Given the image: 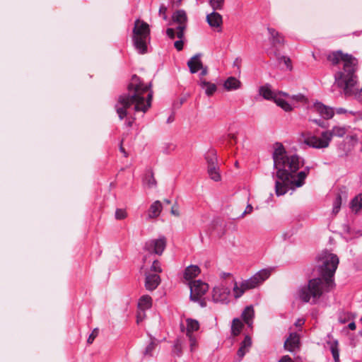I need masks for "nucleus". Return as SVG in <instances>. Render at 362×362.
Masks as SVG:
<instances>
[{"instance_id":"obj_12","label":"nucleus","mask_w":362,"mask_h":362,"mask_svg":"<svg viewBox=\"0 0 362 362\" xmlns=\"http://www.w3.org/2000/svg\"><path fill=\"white\" fill-rule=\"evenodd\" d=\"M166 246L165 238L151 240L145 243L144 250L148 252H154L157 255H161Z\"/></svg>"},{"instance_id":"obj_54","label":"nucleus","mask_w":362,"mask_h":362,"mask_svg":"<svg viewBox=\"0 0 362 362\" xmlns=\"http://www.w3.org/2000/svg\"><path fill=\"white\" fill-rule=\"evenodd\" d=\"M196 342H197V341H191V343H190V344H189L191 351H193V349H194V348L195 347V346H196Z\"/></svg>"},{"instance_id":"obj_27","label":"nucleus","mask_w":362,"mask_h":362,"mask_svg":"<svg viewBox=\"0 0 362 362\" xmlns=\"http://www.w3.org/2000/svg\"><path fill=\"white\" fill-rule=\"evenodd\" d=\"M300 341H284L285 349L294 354L300 351Z\"/></svg>"},{"instance_id":"obj_38","label":"nucleus","mask_w":362,"mask_h":362,"mask_svg":"<svg viewBox=\"0 0 362 362\" xmlns=\"http://www.w3.org/2000/svg\"><path fill=\"white\" fill-rule=\"evenodd\" d=\"M341 197L340 195H337L336 197L334 204H333V209H332V213L334 214H337L341 208Z\"/></svg>"},{"instance_id":"obj_34","label":"nucleus","mask_w":362,"mask_h":362,"mask_svg":"<svg viewBox=\"0 0 362 362\" xmlns=\"http://www.w3.org/2000/svg\"><path fill=\"white\" fill-rule=\"evenodd\" d=\"M206 160L208 166L217 164L216 151L214 149L209 150L206 155Z\"/></svg>"},{"instance_id":"obj_31","label":"nucleus","mask_w":362,"mask_h":362,"mask_svg":"<svg viewBox=\"0 0 362 362\" xmlns=\"http://www.w3.org/2000/svg\"><path fill=\"white\" fill-rule=\"evenodd\" d=\"M158 346V344L156 341H150L148 345H146L145 350L144 351V355L145 356L151 357L153 356L154 352L156 350Z\"/></svg>"},{"instance_id":"obj_60","label":"nucleus","mask_w":362,"mask_h":362,"mask_svg":"<svg viewBox=\"0 0 362 362\" xmlns=\"http://www.w3.org/2000/svg\"><path fill=\"white\" fill-rule=\"evenodd\" d=\"M87 341H88V344H92V342H93V341L88 340Z\"/></svg>"},{"instance_id":"obj_21","label":"nucleus","mask_w":362,"mask_h":362,"mask_svg":"<svg viewBox=\"0 0 362 362\" xmlns=\"http://www.w3.org/2000/svg\"><path fill=\"white\" fill-rule=\"evenodd\" d=\"M255 316L254 308L252 305L247 306L242 313L241 317L248 327H251Z\"/></svg>"},{"instance_id":"obj_5","label":"nucleus","mask_w":362,"mask_h":362,"mask_svg":"<svg viewBox=\"0 0 362 362\" xmlns=\"http://www.w3.org/2000/svg\"><path fill=\"white\" fill-rule=\"evenodd\" d=\"M346 132L347 129L345 127L336 125L332 129L321 132L319 136L313 135L310 132L303 133V142L310 148H327L334 136L343 137Z\"/></svg>"},{"instance_id":"obj_14","label":"nucleus","mask_w":362,"mask_h":362,"mask_svg":"<svg viewBox=\"0 0 362 362\" xmlns=\"http://www.w3.org/2000/svg\"><path fill=\"white\" fill-rule=\"evenodd\" d=\"M267 32L269 34V40L274 47L281 46L284 44V36L273 28L268 27Z\"/></svg>"},{"instance_id":"obj_16","label":"nucleus","mask_w":362,"mask_h":362,"mask_svg":"<svg viewBox=\"0 0 362 362\" xmlns=\"http://www.w3.org/2000/svg\"><path fill=\"white\" fill-rule=\"evenodd\" d=\"M206 21L211 28L216 29L217 31L221 30L223 20L222 16L218 13L212 12L207 15Z\"/></svg>"},{"instance_id":"obj_51","label":"nucleus","mask_w":362,"mask_h":362,"mask_svg":"<svg viewBox=\"0 0 362 362\" xmlns=\"http://www.w3.org/2000/svg\"><path fill=\"white\" fill-rule=\"evenodd\" d=\"M304 324V320L303 319H299L297 320L296 323V326L297 327H301Z\"/></svg>"},{"instance_id":"obj_44","label":"nucleus","mask_w":362,"mask_h":362,"mask_svg":"<svg viewBox=\"0 0 362 362\" xmlns=\"http://www.w3.org/2000/svg\"><path fill=\"white\" fill-rule=\"evenodd\" d=\"M302 337V335L298 332H292L290 334L289 337L287 339H299Z\"/></svg>"},{"instance_id":"obj_15","label":"nucleus","mask_w":362,"mask_h":362,"mask_svg":"<svg viewBox=\"0 0 362 362\" xmlns=\"http://www.w3.org/2000/svg\"><path fill=\"white\" fill-rule=\"evenodd\" d=\"M160 283V277L157 274L146 272L145 287L148 291L155 290Z\"/></svg>"},{"instance_id":"obj_50","label":"nucleus","mask_w":362,"mask_h":362,"mask_svg":"<svg viewBox=\"0 0 362 362\" xmlns=\"http://www.w3.org/2000/svg\"><path fill=\"white\" fill-rule=\"evenodd\" d=\"M279 362H293V361L288 356H284L279 361Z\"/></svg>"},{"instance_id":"obj_40","label":"nucleus","mask_w":362,"mask_h":362,"mask_svg":"<svg viewBox=\"0 0 362 362\" xmlns=\"http://www.w3.org/2000/svg\"><path fill=\"white\" fill-rule=\"evenodd\" d=\"M127 216V213L124 209H117L115 211V218L117 220L124 219Z\"/></svg>"},{"instance_id":"obj_2","label":"nucleus","mask_w":362,"mask_h":362,"mask_svg":"<svg viewBox=\"0 0 362 362\" xmlns=\"http://www.w3.org/2000/svg\"><path fill=\"white\" fill-rule=\"evenodd\" d=\"M317 264L321 277L310 280L308 285L297 291V298L304 303H317L322 294L329 291L334 286L332 278L339 264L337 256L323 251L318 256Z\"/></svg>"},{"instance_id":"obj_61","label":"nucleus","mask_w":362,"mask_h":362,"mask_svg":"<svg viewBox=\"0 0 362 362\" xmlns=\"http://www.w3.org/2000/svg\"><path fill=\"white\" fill-rule=\"evenodd\" d=\"M245 339V340H247V339H250V338H249V337H246Z\"/></svg>"},{"instance_id":"obj_48","label":"nucleus","mask_w":362,"mask_h":362,"mask_svg":"<svg viewBox=\"0 0 362 362\" xmlns=\"http://www.w3.org/2000/svg\"><path fill=\"white\" fill-rule=\"evenodd\" d=\"M166 10H167V8L164 6H161L159 9L160 15H163V17L164 19H166V18H167V16L165 15Z\"/></svg>"},{"instance_id":"obj_9","label":"nucleus","mask_w":362,"mask_h":362,"mask_svg":"<svg viewBox=\"0 0 362 362\" xmlns=\"http://www.w3.org/2000/svg\"><path fill=\"white\" fill-rule=\"evenodd\" d=\"M230 288L221 283L214 288L212 299L216 303H228L230 301Z\"/></svg>"},{"instance_id":"obj_59","label":"nucleus","mask_w":362,"mask_h":362,"mask_svg":"<svg viewBox=\"0 0 362 362\" xmlns=\"http://www.w3.org/2000/svg\"><path fill=\"white\" fill-rule=\"evenodd\" d=\"M185 101V98H182L180 103V105H182Z\"/></svg>"},{"instance_id":"obj_23","label":"nucleus","mask_w":362,"mask_h":362,"mask_svg":"<svg viewBox=\"0 0 362 362\" xmlns=\"http://www.w3.org/2000/svg\"><path fill=\"white\" fill-rule=\"evenodd\" d=\"M199 86L204 90L207 96L213 95L217 90V86L215 83L206 81L205 79H200Z\"/></svg>"},{"instance_id":"obj_45","label":"nucleus","mask_w":362,"mask_h":362,"mask_svg":"<svg viewBox=\"0 0 362 362\" xmlns=\"http://www.w3.org/2000/svg\"><path fill=\"white\" fill-rule=\"evenodd\" d=\"M253 210V207L251 204H248L245 210V211L242 214V217H244L247 214H250L252 213Z\"/></svg>"},{"instance_id":"obj_25","label":"nucleus","mask_w":362,"mask_h":362,"mask_svg":"<svg viewBox=\"0 0 362 362\" xmlns=\"http://www.w3.org/2000/svg\"><path fill=\"white\" fill-rule=\"evenodd\" d=\"M182 326L186 327L187 334L190 337L191 333L194 331H197L199 328V324L197 320L187 318L185 320V323L182 324Z\"/></svg>"},{"instance_id":"obj_52","label":"nucleus","mask_w":362,"mask_h":362,"mask_svg":"<svg viewBox=\"0 0 362 362\" xmlns=\"http://www.w3.org/2000/svg\"><path fill=\"white\" fill-rule=\"evenodd\" d=\"M356 324H355L354 322H349V323L348 324V327H349V329H351V330H354V329H356Z\"/></svg>"},{"instance_id":"obj_58","label":"nucleus","mask_w":362,"mask_h":362,"mask_svg":"<svg viewBox=\"0 0 362 362\" xmlns=\"http://www.w3.org/2000/svg\"><path fill=\"white\" fill-rule=\"evenodd\" d=\"M164 202L166 203L167 204H170V201L169 199H165Z\"/></svg>"},{"instance_id":"obj_26","label":"nucleus","mask_w":362,"mask_h":362,"mask_svg":"<svg viewBox=\"0 0 362 362\" xmlns=\"http://www.w3.org/2000/svg\"><path fill=\"white\" fill-rule=\"evenodd\" d=\"M152 305V298L148 295L142 296L139 300L138 308L141 311L150 308Z\"/></svg>"},{"instance_id":"obj_43","label":"nucleus","mask_w":362,"mask_h":362,"mask_svg":"<svg viewBox=\"0 0 362 362\" xmlns=\"http://www.w3.org/2000/svg\"><path fill=\"white\" fill-rule=\"evenodd\" d=\"M179 39V40L175 42L174 46L178 51H180L183 48V41L182 40V38Z\"/></svg>"},{"instance_id":"obj_41","label":"nucleus","mask_w":362,"mask_h":362,"mask_svg":"<svg viewBox=\"0 0 362 362\" xmlns=\"http://www.w3.org/2000/svg\"><path fill=\"white\" fill-rule=\"evenodd\" d=\"M224 0H211L210 4L214 9H221L223 6Z\"/></svg>"},{"instance_id":"obj_29","label":"nucleus","mask_w":362,"mask_h":362,"mask_svg":"<svg viewBox=\"0 0 362 362\" xmlns=\"http://www.w3.org/2000/svg\"><path fill=\"white\" fill-rule=\"evenodd\" d=\"M208 174L211 179L214 181L217 182L221 180L219 168L217 164L208 166Z\"/></svg>"},{"instance_id":"obj_56","label":"nucleus","mask_w":362,"mask_h":362,"mask_svg":"<svg viewBox=\"0 0 362 362\" xmlns=\"http://www.w3.org/2000/svg\"><path fill=\"white\" fill-rule=\"evenodd\" d=\"M228 137L231 139V140H234L235 141L236 139V136L235 134H228Z\"/></svg>"},{"instance_id":"obj_20","label":"nucleus","mask_w":362,"mask_h":362,"mask_svg":"<svg viewBox=\"0 0 362 362\" xmlns=\"http://www.w3.org/2000/svg\"><path fill=\"white\" fill-rule=\"evenodd\" d=\"M163 206L160 201H155L148 210V217L150 219L158 217L162 211Z\"/></svg>"},{"instance_id":"obj_53","label":"nucleus","mask_w":362,"mask_h":362,"mask_svg":"<svg viewBox=\"0 0 362 362\" xmlns=\"http://www.w3.org/2000/svg\"><path fill=\"white\" fill-rule=\"evenodd\" d=\"M199 70H201V73H200L201 76L206 75V74H207V69L206 67H204L202 66V69H200Z\"/></svg>"},{"instance_id":"obj_19","label":"nucleus","mask_w":362,"mask_h":362,"mask_svg":"<svg viewBox=\"0 0 362 362\" xmlns=\"http://www.w3.org/2000/svg\"><path fill=\"white\" fill-rule=\"evenodd\" d=\"M241 86L240 81L233 76L228 77L223 83L224 88L228 91L236 90L240 88Z\"/></svg>"},{"instance_id":"obj_57","label":"nucleus","mask_w":362,"mask_h":362,"mask_svg":"<svg viewBox=\"0 0 362 362\" xmlns=\"http://www.w3.org/2000/svg\"><path fill=\"white\" fill-rule=\"evenodd\" d=\"M344 112V110L342 109H338L337 110V113L338 114H341V113H343Z\"/></svg>"},{"instance_id":"obj_17","label":"nucleus","mask_w":362,"mask_h":362,"mask_svg":"<svg viewBox=\"0 0 362 362\" xmlns=\"http://www.w3.org/2000/svg\"><path fill=\"white\" fill-rule=\"evenodd\" d=\"M259 94L266 100H274L277 93L269 84H264L259 88Z\"/></svg>"},{"instance_id":"obj_10","label":"nucleus","mask_w":362,"mask_h":362,"mask_svg":"<svg viewBox=\"0 0 362 362\" xmlns=\"http://www.w3.org/2000/svg\"><path fill=\"white\" fill-rule=\"evenodd\" d=\"M190 288V298L194 301H198L206 293L209 286L206 283L196 280L189 283Z\"/></svg>"},{"instance_id":"obj_42","label":"nucleus","mask_w":362,"mask_h":362,"mask_svg":"<svg viewBox=\"0 0 362 362\" xmlns=\"http://www.w3.org/2000/svg\"><path fill=\"white\" fill-rule=\"evenodd\" d=\"M170 213L172 215L178 217L180 215L179 206L176 204H174L170 210Z\"/></svg>"},{"instance_id":"obj_36","label":"nucleus","mask_w":362,"mask_h":362,"mask_svg":"<svg viewBox=\"0 0 362 362\" xmlns=\"http://www.w3.org/2000/svg\"><path fill=\"white\" fill-rule=\"evenodd\" d=\"M184 341H174L173 352L174 354L180 356L182 354V349L183 347L182 342Z\"/></svg>"},{"instance_id":"obj_46","label":"nucleus","mask_w":362,"mask_h":362,"mask_svg":"<svg viewBox=\"0 0 362 362\" xmlns=\"http://www.w3.org/2000/svg\"><path fill=\"white\" fill-rule=\"evenodd\" d=\"M98 334H99V329H95L93 330V332L90 334L88 339H95L96 337H98Z\"/></svg>"},{"instance_id":"obj_37","label":"nucleus","mask_w":362,"mask_h":362,"mask_svg":"<svg viewBox=\"0 0 362 362\" xmlns=\"http://www.w3.org/2000/svg\"><path fill=\"white\" fill-rule=\"evenodd\" d=\"M290 103L294 105L295 103H304L306 100V98L303 95H289Z\"/></svg>"},{"instance_id":"obj_22","label":"nucleus","mask_w":362,"mask_h":362,"mask_svg":"<svg viewBox=\"0 0 362 362\" xmlns=\"http://www.w3.org/2000/svg\"><path fill=\"white\" fill-rule=\"evenodd\" d=\"M325 347L329 349L334 362H340L338 341H327V345Z\"/></svg>"},{"instance_id":"obj_11","label":"nucleus","mask_w":362,"mask_h":362,"mask_svg":"<svg viewBox=\"0 0 362 362\" xmlns=\"http://www.w3.org/2000/svg\"><path fill=\"white\" fill-rule=\"evenodd\" d=\"M187 21V15L183 10H178L173 15V22L178 25L176 32V35L178 38H182L184 36V30L186 28Z\"/></svg>"},{"instance_id":"obj_4","label":"nucleus","mask_w":362,"mask_h":362,"mask_svg":"<svg viewBox=\"0 0 362 362\" xmlns=\"http://www.w3.org/2000/svg\"><path fill=\"white\" fill-rule=\"evenodd\" d=\"M332 64L343 65L341 70L335 74V84L346 95H362V87H358L356 71L358 60L352 55L344 54L341 51L333 52L327 57Z\"/></svg>"},{"instance_id":"obj_24","label":"nucleus","mask_w":362,"mask_h":362,"mask_svg":"<svg viewBox=\"0 0 362 362\" xmlns=\"http://www.w3.org/2000/svg\"><path fill=\"white\" fill-rule=\"evenodd\" d=\"M200 273V269L195 265H191L187 267L184 272V279L186 281L192 282V279L197 277Z\"/></svg>"},{"instance_id":"obj_7","label":"nucleus","mask_w":362,"mask_h":362,"mask_svg":"<svg viewBox=\"0 0 362 362\" xmlns=\"http://www.w3.org/2000/svg\"><path fill=\"white\" fill-rule=\"evenodd\" d=\"M150 40V28L148 23L137 19L134 22L132 40L134 46L139 54L147 52V44Z\"/></svg>"},{"instance_id":"obj_28","label":"nucleus","mask_w":362,"mask_h":362,"mask_svg":"<svg viewBox=\"0 0 362 362\" xmlns=\"http://www.w3.org/2000/svg\"><path fill=\"white\" fill-rule=\"evenodd\" d=\"M252 346V341H242L240 346L238 350L237 354L239 357V361L249 351Z\"/></svg>"},{"instance_id":"obj_32","label":"nucleus","mask_w":362,"mask_h":362,"mask_svg":"<svg viewBox=\"0 0 362 362\" xmlns=\"http://www.w3.org/2000/svg\"><path fill=\"white\" fill-rule=\"evenodd\" d=\"M351 207L353 211L358 212L362 209V194L356 196L351 202Z\"/></svg>"},{"instance_id":"obj_30","label":"nucleus","mask_w":362,"mask_h":362,"mask_svg":"<svg viewBox=\"0 0 362 362\" xmlns=\"http://www.w3.org/2000/svg\"><path fill=\"white\" fill-rule=\"evenodd\" d=\"M243 327V324L240 319L239 318H235L233 320L232 326H231V332L234 337L238 336L240 332L242 331V329Z\"/></svg>"},{"instance_id":"obj_3","label":"nucleus","mask_w":362,"mask_h":362,"mask_svg":"<svg viewBox=\"0 0 362 362\" xmlns=\"http://www.w3.org/2000/svg\"><path fill=\"white\" fill-rule=\"evenodd\" d=\"M152 92L150 86L134 76L128 86V93L120 95L115 108L120 119L126 118L131 125L136 113H145L151 107Z\"/></svg>"},{"instance_id":"obj_62","label":"nucleus","mask_w":362,"mask_h":362,"mask_svg":"<svg viewBox=\"0 0 362 362\" xmlns=\"http://www.w3.org/2000/svg\"><path fill=\"white\" fill-rule=\"evenodd\" d=\"M269 55H272V52H269Z\"/></svg>"},{"instance_id":"obj_33","label":"nucleus","mask_w":362,"mask_h":362,"mask_svg":"<svg viewBox=\"0 0 362 362\" xmlns=\"http://www.w3.org/2000/svg\"><path fill=\"white\" fill-rule=\"evenodd\" d=\"M274 57L278 60L280 64H284L286 69H291V60L288 57L285 56H281L277 52H274Z\"/></svg>"},{"instance_id":"obj_8","label":"nucleus","mask_w":362,"mask_h":362,"mask_svg":"<svg viewBox=\"0 0 362 362\" xmlns=\"http://www.w3.org/2000/svg\"><path fill=\"white\" fill-rule=\"evenodd\" d=\"M309 112L310 114L317 113L325 119H329L334 115V111L331 107L327 106L320 102H315L311 105L309 107ZM309 120L315 122L320 127H322L323 122L313 118L311 115L309 116Z\"/></svg>"},{"instance_id":"obj_55","label":"nucleus","mask_w":362,"mask_h":362,"mask_svg":"<svg viewBox=\"0 0 362 362\" xmlns=\"http://www.w3.org/2000/svg\"><path fill=\"white\" fill-rule=\"evenodd\" d=\"M358 326L360 328L359 332H360L361 335L362 336V317L361 318L359 322L358 323Z\"/></svg>"},{"instance_id":"obj_35","label":"nucleus","mask_w":362,"mask_h":362,"mask_svg":"<svg viewBox=\"0 0 362 362\" xmlns=\"http://www.w3.org/2000/svg\"><path fill=\"white\" fill-rule=\"evenodd\" d=\"M144 185L148 188H153L156 185V181L151 173L147 174L144 178Z\"/></svg>"},{"instance_id":"obj_18","label":"nucleus","mask_w":362,"mask_h":362,"mask_svg":"<svg viewBox=\"0 0 362 362\" xmlns=\"http://www.w3.org/2000/svg\"><path fill=\"white\" fill-rule=\"evenodd\" d=\"M187 66L190 70V72L194 74L197 72L200 69H202V62L201 61L200 54H196L192 57L187 62Z\"/></svg>"},{"instance_id":"obj_6","label":"nucleus","mask_w":362,"mask_h":362,"mask_svg":"<svg viewBox=\"0 0 362 362\" xmlns=\"http://www.w3.org/2000/svg\"><path fill=\"white\" fill-rule=\"evenodd\" d=\"M274 269L272 267L259 270L248 279L241 282H235L233 286V295L235 298H240L246 291L258 287L269 278Z\"/></svg>"},{"instance_id":"obj_49","label":"nucleus","mask_w":362,"mask_h":362,"mask_svg":"<svg viewBox=\"0 0 362 362\" xmlns=\"http://www.w3.org/2000/svg\"><path fill=\"white\" fill-rule=\"evenodd\" d=\"M144 315H145V314H144V311L140 310V312H139V313L137 315V320H136L137 323H139L140 322H141L143 320Z\"/></svg>"},{"instance_id":"obj_47","label":"nucleus","mask_w":362,"mask_h":362,"mask_svg":"<svg viewBox=\"0 0 362 362\" xmlns=\"http://www.w3.org/2000/svg\"><path fill=\"white\" fill-rule=\"evenodd\" d=\"M166 33L168 36L171 39H173L175 36V30L173 28H168Z\"/></svg>"},{"instance_id":"obj_1","label":"nucleus","mask_w":362,"mask_h":362,"mask_svg":"<svg viewBox=\"0 0 362 362\" xmlns=\"http://www.w3.org/2000/svg\"><path fill=\"white\" fill-rule=\"evenodd\" d=\"M272 157L276 180L275 193L279 197L289 190H295L305 184L308 171H298L304 165L303 159L296 153L286 151L282 143L272 146Z\"/></svg>"},{"instance_id":"obj_13","label":"nucleus","mask_w":362,"mask_h":362,"mask_svg":"<svg viewBox=\"0 0 362 362\" xmlns=\"http://www.w3.org/2000/svg\"><path fill=\"white\" fill-rule=\"evenodd\" d=\"M274 103L286 112L293 110V105L290 103L288 95L284 93H279L274 99Z\"/></svg>"},{"instance_id":"obj_63","label":"nucleus","mask_w":362,"mask_h":362,"mask_svg":"<svg viewBox=\"0 0 362 362\" xmlns=\"http://www.w3.org/2000/svg\"><path fill=\"white\" fill-rule=\"evenodd\" d=\"M340 321L343 323H344L345 322L344 321H342V319L340 318Z\"/></svg>"},{"instance_id":"obj_39","label":"nucleus","mask_w":362,"mask_h":362,"mask_svg":"<svg viewBox=\"0 0 362 362\" xmlns=\"http://www.w3.org/2000/svg\"><path fill=\"white\" fill-rule=\"evenodd\" d=\"M148 272H153L155 274H158L162 272L161 265L160 263L158 260H154L153 262V264L151 267L150 271Z\"/></svg>"}]
</instances>
